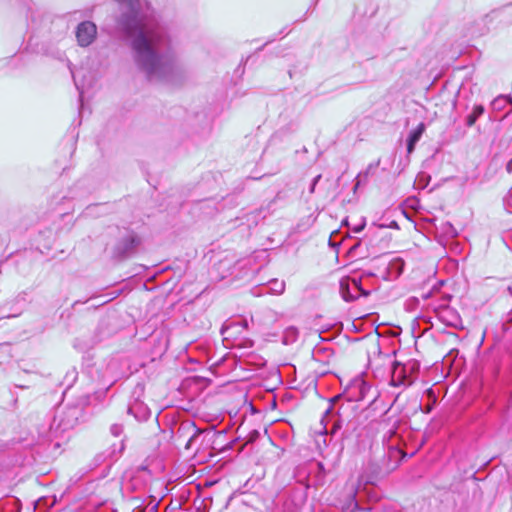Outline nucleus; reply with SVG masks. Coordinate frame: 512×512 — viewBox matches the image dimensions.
<instances>
[{"label": "nucleus", "mask_w": 512, "mask_h": 512, "mask_svg": "<svg viewBox=\"0 0 512 512\" xmlns=\"http://www.w3.org/2000/svg\"><path fill=\"white\" fill-rule=\"evenodd\" d=\"M340 294L346 302L359 299L361 296L370 295V290L362 285V277H345L339 283Z\"/></svg>", "instance_id": "obj_1"}, {"label": "nucleus", "mask_w": 512, "mask_h": 512, "mask_svg": "<svg viewBox=\"0 0 512 512\" xmlns=\"http://www.w3.org/2000/svg\"><path fill=\"white\" fill-rule=\"evenodd\" d=\"M418 370V364L415 361H409L406 364L395 362L391 371L390 384L393 386H409L413 383V373Z\"/></svg>", "instance_id": "obj_2"}, {"label": "nucleus", "mask_w": 512, "mask_h": 512, "mask_svg": "<svg viewBox=\"0 0 512 512\" xmlns=\"http://www.w3.org/2000/svg\"><path fill=\"white\" fill-rule=\"evenodd\" d=\"M97 27L91 21L81 22L76 29L77 42L82 47L89 46L96 38Z\"/></svg>", "instance_id": "obj_3"}, {"label": "nucleus", "mask_w": 512, "mask_h": 512, "mask_svg": "<svg viewBox=\"0 0 512 512\" xmlns=\"http://www.w3.org/2000/svg\"><path fill=\"white\" fill-rule=\"evenodd\" d=\"M370 389L371 387L363 379L357 378L350 383L345 391V396L348 401H362L368 396Z\"/></svg>", "instance_id": "obj_4"}, {"label": "nucleus", "mask_w": 512, "mask_h": 512, "mask_svg": "<svg viewBox=\"0 0 512 512\" xmlns=\"http://www.w3.org/2000/svg\"><path fill=\"white\" fill-rule=\"evenodd\" d=\"M79 415L80 410L77 407H70L63 413V416L54 418L53 425L57 423V429L61 431L72 429L78 423Z\"/></svg>", "instance_id": "obj_5"}, {"label": "nucleus", "mask_w": 512, "mask_h": 512, "mask_svg": "<svg viewBox=\"0 0 512 512\" xmlns=\"http://www.w3.org/2000/svg\"><path fill=\"white\" fill-rule=\"evenodd\" d=\"M139 244L140 239L131 233L117 243L115 254L119 257H128L136 251Z\"/></svg>", "instance_id": "obj_6"}, {"label": "nucleus", "mask_w": 512, "mask_h": 512, "mask_svg": "<svg viewBox=\"0 0 512 512\" xmlns=\"http://www.w3.org/2000/svg\"><path fill=\"white\" fill-rule=\"evenodd\" d=\"M201 430L196 427L195 423L192 421H184L180 424L177 430V436H189L188 440L185 444V449H191L193 442L198 438L201 434Z\"/></svg>", "instance_id": "obj_7"}, {"label": "nucleus", "mask_w": 512, "mask_h": 512, "mask_svg": "<svg viewBox=\"0 0 512 512\" xmlns=\"http://www.w3.org/2000/svg\"><path fill=\"white\" fill-rule=\"evenodd\" d=\"M425 129H426V125L423 122H421L417 125L416 128H414L413 130H411L409 132V135L406 140L408 154L413 153L415 146L418 143V141L421 139L423 133L425 132Z\"/></svg>", "instance_id": "obj_8"}, {"label": "nucleus", "mask_w": 512, "mask_h": 512, "mask_svg": "<svg viewBox=\"0 0 512 512\" xmlns=\"http://www.w3.org/2000/svg\"><path fill=\"white\" fill-rule=\"evenodd\" d=\"M128 412L130 414H133L135 418H137L140 421L147 420L150 415V409L146 404L143 402L135 401L134 403H131L128 407Z\"/></svg>", "instance_id": "obj_9"}, {"label": "nucleus", "mask_w": 512, "mask_h": 512, "mask_svg": "<svg viewBox=\"0 0 512 512\" xmlns=\"http://www.w3.org/2000/svg\"><path fill=\"white\" fill-rule=\"evenodd\" d=\"M332 411V406L330 405L326 411H325V414L324 416L322 417L321 419V424H323V428L321 431H319L318 433V437L316 438L315 442H316V445H317V448L319 449V451L322 453V449L323 447H327V439H326V435L328 433L327 431V422L328 420L327 419V415L330 414Z\"/></svg>", "instance_id": "obj_10"}, {"label": "nucleus", "mask_w": 512, "mask_h": 512, "mask_svg": "<svg viewBox=\"0 0 512 512\" xmlns=\"http://www.w3.org/2000/svg\"><path fill=\"white\" fill-rule=\"evenodd\" d=\"M124 444L123 440L120 441V444L117 446L116 444H113L111 448L108 450L107 455L104 457L102 454L97 455L96 460L97 461H104L106 458L110 459H116L123 451Z\"/></svg>", "instance_id": "obj_11"}, {"label": "nucleus", "mask_w": 512, "mask_h": 512, "mask_svg": "<svg viewBox=\"0 0 512 512\" xmlns=\"http://www.w3.org/2000/svg\"><path fill=\"white\" fill-rule=\"evenodd\" d=\"M484 111H485L484 106L475 105L473 107L472 112L466 118V125L468 127H472L476 123L478 118L484 114Z\"/></svg>", "instance_id": "obj_12"}, {"label": "nucleus", "mask_w": 512, "mask_h": 512, "mask_svg": "<svg viewBox=\"0 0 512 512\" xmlns=\"http://www.w3.org/2000/svg\"><path fill=\"white\" fill-rule=\"evenodd\" d=\"M388 269H389L391 274H393L395 276H399L403 272V269H404V261H403V259H401L399 257L394 258L389 263Z\"/></svg>", "instance_id": "obj_13"}, {"label": "nucleus", "mask_w": 512, "mask_h": 512, "mask_svg": "<svg viewBox=\"0 0 512 512\" xmlns=\"http://www.w3.org/2000/svg\"><path fill=\"white\" fill-rule=\"evenodd\" d=\"M332 427L330 430L331 438L337 437L338 432L342 429L345 420L341 417V415H336L331 418Z\"/></svg>", "instance_id": "obj_14"}, {"label": "nucleus", "mask_w": 512, "mask_h": 512, "mask_svg": "<svg viewBox=\"0 0 512 512\" xmlns=\"http://www.w3.org/2000/svg\"><path fill=\"white\" fill-rule=\"evenodd\" d=\"M267 289L273 294L280 295L285 290V282L279 281L278 279H273L269 282Z\"/></svg>", "instance_id": "obj_15"}, {"label": "nucleus", "mask_w": 512, "mask_h": 512, "mask_svg": "<svg viewBox=\"0 0 512 512\" xmlns=\"http://www.w3.org/2000/svg\"><path fill=\"white\" fill-rule=\"evenodd\" d=\"M298 336V330L295 327H289L285 330L284 334V343H292L296 340Z\"/></svg>", "instance_id": "obj_16"}, {"label": "nucleus", "mask_w": 512, "mask_h": 512, "mask_svg": "<svg viewBox=\"0 0 512 512\" xmlns=\"http://www.w3.org/2000/svg\"><path fill=\"white\" fill-rule=\"evenodd\" d=\"M124 428L122 424L114 423L110 426V433L114 437H120L123 434Z\"/></svg>", "instance_id": "obj_17"}, {"label": "nucleus", "mask_w": 512, "mask_h": 512, "mask_svg": "<svg viewBox=\"0 0 512 512\" xmlns=\"http://www.w3.org/2000/svg\"><path fill=\"white\" fill-rule=\"evenodd\" d=\"M70 70H71V74H72V77L74 79V83L76 85V88H77V90L79 92L80 101H82V96H83V93H84L83 85H80L78 83L77 75L75 74V72L72 69H70Z\"/></svg>", "instance_id": "obj_18"}, {"label": "nucleus", "mask_w": 512, "mask_h": 512, "mask_svg": "<svg viewBox=\"0 0 512 512\" xmlns=\"http://www.w3.org/2000/svg\"><path fill=\"white\" fill-rule=\"evenodd\" d=\"M321 177H322L321 174H318L317 176H315L313 178L312 183H311V185L309 187V192L310 193H314L315 192V187H316L317 183L320 181Z\"/></svg>", "instance_id": "obj_19"}, {"label": "nucleus", "mask_w": 512, "mask_h": 512, "mask_svg": "<svg viewBox=\"0 0 512 512\" xmlns=\"http://www.w3.org/2000/svg\"><path fill=\"white\" fill-rule=\"evenodd\" d=\"M348 437V433H347V429L344 430L342 433H341V436H340V448H339V451L342 452L343 448H344V441L347 439Z\"/></svg>", "instance_id": "obj_20"}, {"label": "nucleus", "mask_w": 512, "mask_h": 512, "mask_svg": "<svg viewBox=\"0 0 512 512\" xmlns=\"http://www.w3.org/2000/svg\"><path fill=\"white\" fill-rule=\"evenodd\" d=\"M365 225H366V223H365V221L363 220L361 224H359V225H357V226H355V227L353 228V231H354L355 233H359V232H361V231L365 228Z\"/></svg>", "instance_id": "obj_21"}, {"label": "nucleus", "mask_w": 512, "mask_h": 512, "mask_svg": "<svg viewBox=\"0 0 512 512\" xmlns=\"http://www.w3.org/2000/svg\"><path fill=\"white\" fill-rule=\"evenodd\" d=\"M379 165V161H377V163L374 165V164H370L367 168V171L365 172V175H368L369 171L372 169V168H375Z\"/></svg>", "instance_id": "obj_22"}, {"label": "nucleus", "mask_w": 512, "mask_h": 512, "mask_svg": "<svg viewBox=\"0 0 512 512\" xmlns=\"http://www.w3.org/2000/svg\"><path fill=\"white\" fill-rule=\"evenodd\" d=\"M359 177H360V174L357 176V178H359ZM359 186H360V180H359V179H357V180H356V183H355V185H354V187H353V191H354V193L357 191V189L359 188Z\"/></svg>", "instance_id": "obj_23"}, {"label": "nucleus", "mask_w": 512, "mask_h": 512, "mask_svg": "<svg viewBox=\"0 0 512 512\" xmlns=\"http://www.w3.org/2000/svg\"><path fill=\"white\" fill-rule=\"evenodd\" d=\"M500 101H505L504 99H496L494 102H493V105L496 106Z\"/></svg>", "instance_id": "obj_24"}, {"label": "nucleus", "mask_w": 512, "mask_h": 512, "mask_svg": "<svg viewBox=\"0 0 512 512\" xmlns=\"http://www.w3.org/2000/svg\"><path fill=\"white\" fill-rule=\"evenodd\" d=\"M394 434L393 430H389V437H391Z\"/></svg>", "instance_id": "obj_25"}, {"label": "nucleus", "mask_w": 512, "mask_h": 512, "mask_svg": "<svg viewBox=\"0 0 512 512\" xmlns=\"http://www.w3.org/2000/svg\"><path fill=\"white\" fill-rule=\"evenodd\" d=\"M339 397H334L331 401L334 402L338 399Z\"/></svg>", "instance_id": "obj_26"}]
</instances>
